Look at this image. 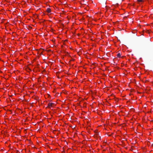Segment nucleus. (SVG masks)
<instances>
[{
	"mask_svg": "<svg viewBox=\"0 0 153 153\" xmlns=\"http://www.w3.org/2000/svg\"><path fill=\"white\" fill-rule=\"evenodd\" d=\"M54 104L52 102H50L48 104L47 107L48 108H51V107H53Z\"/></svg>",
	"mask_w": 153,
	"mask_h": 153,
	"instance_id": "nucleus-1",
	"label": "nucleus"
},
{
	"mask_svg": "<svg viewBox=\"0 0 153 153\" xmlns=\"http://www.w3.org/2000/svg\"><path fill=\"white\" fill-rule=\"evenodd\" d=\"M124 57V56H122L120 52L118 53L117 55V58H118L119 59L123 58Z\"/></svg>",
	"mask_w": 153,
	"mask_h": 153,
	"instance_id": "nucleus-2",
	"label": "nucleus"
},
{
	"mask_svg": "<svg viewBox=\"0 0 153 153\" xmlns=\"http://www.w3.org/2000/svg\"><path fill=\"white\" fill-rule=\"evenodd\" d=\"M51 11V8H48L46 10V12L48 13H50Z\"/></svg>",
	"mask_w": 153,
	"mask_h": 153,
	"instance_id": "nucleus-3",
	"label": "nucleus"
},
{
	"mask_svg": "<svg viewBox=\"0 0 153 153\" xmlns=\"http://www.w3.org/2000/svg\"><path fill=\"white\" fill-rule=\"evenodd\" d=\"M145 0H137V1L139 3L143 2Z\"/></svg>",
	"mask_w": 153,
	"mask_h": 153,
	"instance_id": "nucleus-4",
	"label": "nucleus"
}]
</instances>
